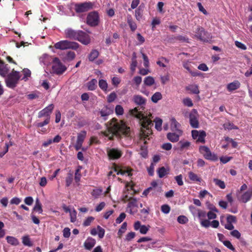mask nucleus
<instances>
[{
	"instance_id": "f257e3e1",
	"label": "nucleus",
	"mask_w": 252,
	"mask_h": 252,
	"mask_svg": "<svg viewBox=\"0 0 252 252\" xmlns=\"http://www.w3.org/2000/svg\"><path fill=\"white\" fill-rule=\"evenodd\" d=\"M133 101L140 106L130 110V115L139 120L140 125V130L139 133L140 139L144 141V143L147 144L146 139L149 140V136L152 134V127L153 126L152 115L150 112L145 111L143 112L140 110H144L146 103V99L142 96L136 94L132 97Z\"/></svg>"
},
{
	"instance_id": "f03ea898",
	"label": "nucleus",
	"mask_w": 252,
	"mask_h": 252,
	"mask_svg": "<svg viewBox=\"0 0 252 252\" xmlns=\"http://www.w3.org/2000/svg\"><path fill=\"white\" fill-rule=\"evenodd\" d=\"M103 135L107 137L109 140H113L114 135L117 136H130V127L127 126L122 121H118L116 118H113L107 126V130L102 132Z\"/></svg>"
},
{
	"instance_id": "7ed1b4c3",
	"label": "nucleus",
	"mask_w": 252,
	"mask_h": 252,
	"mask_svg": "<svg viewBox=\"0 0 252 252\" xmlns=\"http://www.w3.org/2000/svg\"><path fill=\"white\" fill-rule=\"evenodd\" d=\"M22 72L24 75L22 78H21L20 72L16 71L13 68L11 72L6 75L7 77L5 79L6 86L10 89H14L20 79L25 81H27L31 75V71L28 68H25L22 70Z\"/></svg>"
},
{
	"instance_id": "20e7f679",
	"label": "nucleus",
	"mask_w": 252,
	"mask_h": 252,
	"mask_svg": "<svg viewBox=\"0 0 252 252\" xmlns=\"http://www.w3.org/2000/svg\"><path fill=\"white\" fill-rule=\"evenodd\" d=\"M192 37L203 42H208L211 39L210 34L200 26L196 27Z\"/></svg>"
},
{
	"instance_id": "39448f33",
	"label": "nucleus",
	"mask_w": 252,
	"mask_h": 252,
	"mask_svg": "<svg viewBox=\"0 0 252 252\" xmlns=\"http://www.w3.org/2000/svg\"><path fill=\"white\" fill-rule=\"evenodd\" d=\"M78 47L79 44L77 43L69 41L67 40H61L54 45V47L56 49L62 50L68 49H77Z\"/></svg>"
},
{
	"instance_id": "423d86ee",
	"label": "nucleus",
	"mask_w": 252,
	"mask_h": 252,
	"mask_svg": "<svg viewBox=\"0 0 252 252\" xmlns=\"http://www.w3.org/2000/svg\"><path fill=\"white\" fill-rule=\"evenodd\" d=\"M94 3L88 1L82 3H76L74 6V9L76 13H83L87 12L94 8Z\"/></svg>"
},
{
	"instance_id": "0eeeda50",
	"label": "nucleus",
	"mask_w": 252,
	"mask_h": 252,
	"mask_svg": "<svg viewBox=\"0 0 252 252\" xmlns=\"http://www.w3.org/2000/svg\"><path fill=\"white\" fill-rule=\"evenodd\" d=\"M99 23V17L98 13L94 11L88 13L87 19L86 23L90 26L94 27L98 25Z\"/></svg>"
},
{
	"instance_id": "6e6552de",
	"label": "nucleus",
	"mask_w": 252,
	"mask_h": 252,
	"mask_svg": "<svg viewBox=\"0 0 252 252\" xmlns=\"http://www.w3.org/2000/svg\"><path fill=\"white\" fill-rule=\"evenodd\" d=\"M52 63L53 65L52 68L54 73L60 75L63 74L66 70V67L62 63L58 58H54Z\"/></svg>"
},
{
	"instance_id": "1a4fd4ad",
	"label": "nucleus",
	"mask_w": 252,
	"mask_h": 252,
	"mask_svg": "<svg viewBox=\"0 0 252 252\" xmlns=\"http://www.w3.org/2000/svg\"><path fill=\"white\" fill-rule=\"evenodd\" d=\"M199 152L206 159L212 161H217L218 159L217 155L212 153L209 148L205 146H200Z\"/></svg>"
},
{
	"instance_id": "9d476101",
	"label": "nucleus",
	"mask_w": 252,
	"mask_h": 252,
	"mask_svg": "<svg viewBox=\"0 0 252 252\" xmlns=\"http://www.w3.org/2000/svg\"><path fill=\"white\" fill-rule=\"evenodd\" d=\"M198 114L195 109H193L189 114V123L193 128L199 127V122L198 120Z\"/></svg>"
},
{
	"instance_id": "9b49d317",
	"label": "nucleus",
	"mask_w": 252,
	"mask_h": 252,
	"mask_svg": "<svg viewBox=\"0 0 252 252\" xmlns=\"http://www.w3.org/2000/svg\"><path fill=\"white\" fill-rule=\"evenodd\" d=\"M107 153L109 158L112 160L118 159L120 158L123 155L122 151L116 148L108 149L107 151Z\"/></svg>"
},
{
	"instance_id": "f8f14e48",
	"label": "nucleus",
	"mask_w": 252,
	"mask_h": 252,
	"mask_svg": "<svg viewBox=\"0 0 252 252\" xmlns=\"http://www.w3.org/2000/svg\"><path fill=\"white\" fill-rule=\"evenodd\" d=\"M54 108L53 104H51L48 106L41 110L38 112V117L40 118L43 117H46V118H49L50 119V115L52 113Z\"/></svg>"
},
{
	"instance_id": "ddd939ff",
	"label": "nucleus",
	"mask_w": 252,
	"mask_h": 252,
	"mask_svg": "<svg viewBox=\"0 0 252 252\" xmlns=\"http://www.w3.org/2000/svg\"><path fill=\"white\" fill-rule=\"evenodd\" d=\"M77 38L76 40L79 41L84 45H88L90 43V36L82 31H78Z\"/></svg>"
},
{
	"instance_id": "4468645a",
	"label": "nucleus",
	"mask_w": 252,
	"mask_h": 252,
	"mask_svg": "<svg viewBox=\"0 0 252 252\" xmlns=\"http://www.w3.org/2000/svg\"><path fill=\"white\" fill-rule=\"evenodd\" d=\"M128 200V203L127 206V208L129 209V214L133 215L137 211L136 209L135 210H134V208H138L137 200L136 198L131 197H129Z\"/></svg>"
},
{
	"instance_id": "2eb2a0df",
	"label": "nucleus",
	"mask_w": 252,
	"mask_h": 252,
	"mask_svg": "<svg viewBox=\"0 0 252 252\" xmlns=\"http://www.w3.org/2000/svg\"><path fill=\"white\" fill-rule=\"evenodd\" d=\"M114 171L117 172V174L118 175H124L127 173L128 176H132V173L131 172L132 171V169L128 167H120L115 165Z\"/></svg>"
},
{
	"instance_id": "dca6fc26",
	"label": "nucleus",
	"mask_w": 252,
	"mask_h": 252,
	"mask_svg": "<svg viewBox=\"0 0 252 252\" xmlns=\"http://www.w3.org/2000/svg\"><path fill=\"white\" fill-rule=\"evenodd\" d=\"M10 70V67L8 64H5L4 62L0 60V75L5 77L8 74Z\"/></svg>"
},
{
	"instance_id": "f3484780",
	"label": "nucleus",
	"mask_w": 252,
	"mask_h": 252,
	"mask_svg": "<svg viewBox=\"0 0 252 252\" xmlns=\"http://www.w3.org/2000/svg\"><path fill=\"white\" fill-rule=\"evenodd\" d=\"M65 37L73 40L77 39V36L78 34V31H76L71 29H67L65 31Z\"/></svg>"
},
{
	"instance_id": "a211bd4d",
	"label": "nucleus",
	"mask_w": 252,
	"mask_h": 252,
	"mask_svg": "<svg viewBox=\"0 0 252 252\" xmlns=\"http://www.w3.org/2000/svg\"><path fill=\"white\" fill-rule=\"evenodd\" d=\"M96 243L95 240L92 237H88L84 243L85 248L88 250H91Z\"/></svg>"
},
{
	"instance_id": "6ab92c4d",
	"label": "nucleus",
	"mask_w": 252,
	"mask_h": 252,
	"mask_svg": "<svg viewBox=\"0 0 252 252\" xmlns=\"http://www.w3.org/2000/svg\"><path fill=\"white\" fill-rule=\"evenodd\" d=\"M240 86L241 84L239 81L235 80L233 82L228 84L226 88L229 92H231L239 89Z\"/></svg>"
},
{
	"instance_id": "aec40b11",
	"label": "nucleus",
	"mask_w": 252,
	"mask_h": 252,
	"mask_svg": "<svg viewBox=\"0 0 252 252\" xmlns=\"http://www.w3.org/2000/svg\"><path fill=\"white\" fill-rule=\"evenodd\" d=\"M252 196V190H248L244 193L240 198V200L243 203H246L249 201Z\"/></svg>"
},
{
	"instance_id": "412c9836",
	"label": "nucleus",
	"mask_w": 252,
	"mask_h": 252,
	"mask_svg": "<svg viewBox=\"0 0 252 252\" xmlns=\"http://www.w3.org/2000/svg\"><path fill=\"white\" fill-rule=\"evenodd\" d=\"M113 112L112 110L107 106L103 107L99 112L100 116L103 118L104 120H106L107 116Z\"/></svg>"
},
{
	"instance_id": "4be33fe9",
	"label": "nucleus",
	"mask_w": 252,
	"mask_h": 252,
	"mask_svg": "<svg viewBox=\"0 0 252 252\" xmlns=\"http://www.w3.org/2000/svg\"><path fill=\"white\" fill-rule=\"evenodd\" d=\"M127 22L130 28V30L134 32L137 29V25L136 23L133 21L132 18L130 15H128L127 18Z\"/></svg>"
},
{
	"instance_id": "5701e85b",
	"label": "nucleus",
	"mask_w": 252,
	"mask_h": 252,
	"mask_svg": "<svg viewBox=\"0 0 252 252\" xmlns=\"http://www.w3.org/2000/svg\"><path fill=\"white\" fill-rule=\"evenodd\" d=\"M178 144L180 147V150L181 151H184L185 150L189 149L191 144H190V142L187 141H180L178 143Z\"/></svg>"
},
{
	"instance_id": "b1692460",
	"label": "nucleus",
	"mask_w": 252,
	"mask_h": 252,
	"mask_svg": "<svg viewBox=\"0 0 252 252\" xmlns=\"http://www.w3.org/2000/svg\"><path fill=\"white\" fill-rule=\"evenodd\" d=\"M75 57V54L73 51H68L66 54L65 56L63 57V60L64 62H70L74 60Z\"/></svg>"
},
{
	"instance_id": "393cba45",
	"label": "nucleus",
	"mask_w": 252,
	"mask_h": 252,
	"mask_svg": "<svg viewBox=\"0 0 252 252\" xmlns=\"http://www.w3.org/2000/svg\"><path fill=\"white\" fill-rule=\"evenodd\" d=\"M97 80L95 79H93L88 83V89L90 91L94 90L97 87Z\"/></svg>"
},
{
	"instance_id": "a878e982",
	"label": "nucleus",
	"mask_w": 252,
	"mask_h": 252,
	"mask_svg": "<svg viewBox=\"0 0 252 252\" xmlns=\"http://www.w3.org/2000/svg\"><path fill=\"white\" fill-rule=\"evenodd\" d=\"M167 138L172 142H177L179 139V136L175 133H168Z\"/></svg>"
},
{
	"instance_id": "bb28decb",
	"label": "nucleus",
	"mask_w": 252,
	"mask_h": 252,
	"mask_svg": "<svg viewBox=\"0 0 252 252\" xmlns=\"http://www.w3.org/2000/svg\"><path fill=\"white\" fill-rule=\"evenodd\" d=\"M223 127L225 130L238 129L237 126H235L232 123L228 121L223 125Z\"/></svg>"
},
{
	"instance_id": "cd10ccee",
	"label": "nucleus",
	"mask_w": 252,
	"mask_h": 252,
	"mask_svg": "<svg viewBox=\"0 0 252 252\" xmlns=\"http://www.w3.org/2000/svg\"><path fill=\"white\" fill-rule=\"evenodd\" d=\"M6 239L7 243L11 245L17 246L19 244V241L15 237L8 236L6 237Z\"/></svg>"
},
{
	"instance_id": "c85d7f7f",
	"label": "nucleus",
	"mask_w": 252,
	"mask_h": 252,
	"mask_svg": "<svg viewBox=\"0 0 252 252\" xmlns=\"http://www.w3.org/2000/svg\"><path fill=\"white\" fill-rule=\"evenodd\" d=\"M87 132L85 130L82 131L80 133H78L76 142L83 144Z\"/></svg>"
},
{
	"instance_id": "c756f323",
	"label": "nucleus",
	"mask_w": 252,
	"mask_h": 252,
	"mask_svg": "<svg viewBox=\"0 0 252 252\" xmlns=\"http://www.w3.org/2000/svg\"><path fill=\"white\" fill-rule=\"evenodd\" d=\"M186 90L189 91L193 94H198L199 93L198 87L196 85H189L186 87Z\"/></svg>"
},
{
	"instance_id": "7c9ffc66",
	"label": "nucleus",
	"mask_w": 252,
	"mask_h": 252,
	"mask_svg": "<svg viewBox=\"0 0 252 252\" xmlns=\"http://www.w3.org/2000/svg\"><path fill=\"white\" fill-rule=\"evenodd\" d=\"M189 179L193 182H200L201 181V178L198 176V175L193 172H189Z\"/></svg>"
},
{
	"instance_id": "2f4dec72",
	"label": "nucleus",
	"mask_w": 252,
	"mask_h": 252,
	"mask_svg": "<svg viewBox=\"0 0 252 252\" xmlns=\"http://www.w3.org/2000/svg\"><path fill=\"white\" fill-rule=\"evenodd\" d=\"M99 55V52L96 50H93L89 55L88 58L90 61L93 62L96 59Z\"/></svg>"
},
{
	"instance_id": "473e14b6",
	"label": "nucleus",
	"mask_w": 252,
	"mask_h": 252,
	"mask_svg": "<svg viewBox=\"0 0 252 252\" xmlns=\"http://www.w3.org/2000/svg\"><path fill=\"white\" fill-rule=\"evenodd\" d=\"M33 210L38 212L39 214H41L43 212L42 208V205L38 199H36L35 201V204L33 208Z\"/></svg>"
},
{
	"instance_id": "72a5a7b5",
	"label": "nucleus",
	"mask_w": 252,
	"mask_h": 252,
	"mask_svg": "<svg viewBox=\"0 0 252 252\" xmlns=\"http://www.w3.org/2000/svg\"><path fill=\"white\" fill-rule=\"evenodd\" d=\"M180 126V124L174 118L171 119V127L173 130H178Z\"/></svg>"
},
{
	"instance_id": "f704fd0d",
	"label": "nucleus",
	"mask_w": 252,
	"mask_h": 252,
	"mask_svg": "<svg viewBox=\"0 0 252 252\" xmlns=\"http://www.w3.org/2000/svg\"><path fill=\"white\" fill-rule=\"evenodd\" d=\"M206 136V134L205 131H200V134L197 137V139H196V142H201L202 143H204L205 142V137Z\"/></svg>"
},
{
	"instance_id": "c9c22d12",
	"label": "nucleus",
	"mask_w": 252,
	"mask_h": 252,
	"mask_svg": "<svg viewBox=\"0 0 252 252\" xmlns=\"http://www.w3.org/2000/svg\"><path fill=\"white\" fill-rule=\"evenodd\" d=\"M144 83L146 86H151L155 84V80L152 76H147L144 79Z\"/></svg>"
},
{
	"instance_id": "e433bc0d",
	"label": "nucleus",
	"mask_w": 252,
	"mask_h": 252,
	"mask_svg": "<svg viewBox=\"0 0 252 252\" xmlns=\"http://www.w3.org/2000/svg\"><path fill=\"white\" fill-rule=\"evenodd\" d=\"M162 94L160 92L155 93L152 96L151 100L154 103H157L158 100L161 99Z\"/></svg>"
},
{
	"instance_id": "4c0bfd02",
	"label": "nucleus",
	"mask_w": 252,
	"mask_h": 252,
	"mask_svg": "<svg viewBox=\"0 0 252 252\" xmlns=\"http://www.w3.org/2000/svg\"><path fill=\"white\" fill-rule=\"evenodd\" d=\"M127 227V223L126 222H124L121 228L119 229L118 232V235L119 238H121L123 234L125 232Z\"/></svg>"
},
{
	"instance_id": "58836bf2",
	"label": "nucleus",
	"mask_w": 252,
	"mask_h": 252,
	"mask_svg": "<svg viewBox=\"0 0 252 252\" xmlns=\"http://www.w3.org/2000/svg\"><path fill=\"white\" fill-rule=\"evenodd\" d=\"M98 85L99 88L103 91H105L108 88V84L106 80L100 79L98 82Z\"/></svg>"
},
{
	"instance_id": "ea45409f",
	"label": "nucleus",
	"mask_w": 252,
	"mask_h": 252,
	"mask_svg": "<svg viewBox=\"0 0 252 252\" xmlns=\"http://www.w3.org/2000/svg\"><path fill=\"white\" fill-rule=\"evenodd\" d=\"M143 9L141 8V6H140L137 9L135 10V15L136 19L138 21H140L143 15Z\"/></svg>"
},
{
	"instance_id": "a19ab883",
	"label": "nucleus",
	"mask_w": 252,
	"mask_h": 252,
	"mask_svg": "<svg viewBox=\"0 0 252 252\" xmlns=\"http://www.w3.org/2000/svg\"><path fill=\"white\" fill-rule=\"evenodd\" d=\"M73 181V174L71 173H67L65 178V186L68 187L70 186Z\"/></svg>"
},
{
	"instance_id": "79ce46f5",
	"label": "nucleus",
	"mask_w": 252,
	"mask_h": 252,
	"mask_svg": "<svg viewBox=\"0 0 252 252\" xmlns=\"http://www.w3.org/2000/svg\"><path fill=\"white\" fill-rule=\"evenodd\" d=\"M22 243L25 246L31 247L32 246V243L29 236H25L22 238Z\"/></svg>"
},
{
	"instance_id": "37998d69",
	"label": "nucleus",
	"mask_w": 252,
	"mask_h": 252,
	"mask_svg": "<svg viewBox=\"0 0 252 252\" xmlns=\"http://www.w3.org/2000/svg\"><path fill=\"white\" fill-rule=\"evenodd\" d=\"M154 122H155V128L158 131L161 130L162 123V120L160 118H156L154 120Z\"/></svg>"
},
{
	"instance_id": "c03bdc74",
	"label": "nucleus",
	"mask_w": 252,
	"mask_h": 252,
	"mask_svg": "<svg viewBox=\"0 0 252 252\" xmlns=\"http://www.w3.org/2000/svg\"><path fill=\"white\" fill-rule=\"evenodd\" d=\"M182 102L185 106L191 107L193 105L192 100L189 97H186L184 98L182 100Z\"/></svg>"
},
{
	"instance_id": "a18cd8bd",
	"label": "nucleus",
	"mask_w": 252,
	"mask_h": 252,
	"mask_svg": "<svg viewBox=\"0 0 252 252\" xmlns=\"http://www.w3.org/2000/svg\"><path fill=\"white\" fill-rule=\"evenodd\" d=\"M158 177L160 178H163L166 174L167 172L164 167L159 168L158 170Z\"/></svg>"
},
{
	"instance_id": "49530a36",
	"label": "nucleus",
	"mask_w": 252,
	"mask_h": 252,
	"mask_svg": "<svg viewBox=\"0 0 252 252\" xmlns=\"http://www.w3.org/2000/svg\"><path fill=\"white\" fill-rule=\"evenodd\" d=\"M214 182L215 184L219 186L220 189H224L225 188V185L223 181L218 179H214Z\"/></svg>"
},
{
	"instance_id": "de8ad7c7",
	"label": "nucleus",
	"mask_w": 252,
	"mask_h": 252,
	"mask_svg": "<svg viewBox=\"0 0 252 252\" xmlns=\"http://www.w3.org/2000/svg\"><path fill=\"white\" fill-rule=\"evenodd\" d=\"M164 61L166 63H169L168 60H167L166 58L164 57H161L157 62V63L158 65L159 66L165 67H166L165 64L162 63V62Z\"/></svg>"
},
{
	"instance_id": "09e8293b",
	"label": "nucleus",
	"mask_w": 252,
	"mask_h": 252,
	"mask_svg": "<svg viewBox=\"0 0 252 252\" xmlns=\"http://www.w3.org/2000/svg\"><path fill=\"white\" fill-rule=\"evenodd\" d=\"M222 242H223V245L225 247H226L227 248L231 250L233 252H236L235 249L234 248V247L233 246V245H232V244L231 243V242L229 241L226 240V241H222Z\"/></svg>"
},
{
	"instance_id": "8fccbe9b",
	"label": "nucleus",
	"mask_w": 252,
	"mask_h": 252,
	"mask_svg": "<svg viewBox=\"0 0 252 252\" xmlns=\"http://www.w3.org/2000/svg\"><path fill=\"white\" fill-rule=\"evenodd\" d=\"M50 119H49V118H46L43 122L36 123L35 124V126L37 127H42L43 126L48 125L50 123Z\"/></svg>"
},
{
	"instance_id": "3c124183",
	"label": "nucleus",
	"mask_w": 252,
	"mask_h": 252,
	"mask_svg": "<svg viewBox=\"0 0 252 252\" xmlns=\"http://www.w3.org/2000/svg\"><path fill=\"white\" fill-rule=\"evenodd\" d=\"M102 190L100 189H93L92 192V195L94 198H97L102 193Z\"/></svg>"
},
{
	"instance_id": "603ef678",
	"label": "nucleus",
	"mask_w": 252,
	"mask_h": 252,
	"mask_svg": "<svg viewBox=\"0 0 252 252\" xmlns=\"http://www.w3.org/2000/svg\"><path fill=\"white\" fill-rule=\"evenodd\" d=\"M226 220L228 223H236L237 221L236 217L231 215H228L227 216Z\"/></svg>"
},
{
	"instance_id": "864d4df0",
	"label": "nucleus",
	"mask_w": 252,
	"mask_h": 252,
	"mask_svg": "<svg viewBox=\"0 0 252 252\" xmlns=\"http://www.w3.org/2000/svg\"><path fill=\"white\" fill-rule=\"evenodd\" d=\"M117 97V94L115 93H111L107 96V100L108 102L111 103L114 101Z\"/></svg>"
},
{
	"instance_id": "5fc2aeb1",
	"label": "nucleus",
	"mask_w": 252,
	"mask_h": 252,
	"mask_svg": "<svg viewBox=\"0 0 252 252\" xmlns=\"http://www.w3.org/2000/svg\"><path fill=\"white\" fill-rule=\"evenodd\" d=\"M81 177L80 169L78 168L75 170L74 180L76 183L80 182Z\"/></svg>"
},
{
	"instance_id": "6e6d98bb",
	"label": "nucleus",
	"mask_w": 252,
	"mask_h": 252,
	"mask_svg": "<svg viewBox=\"0 0 252 252\" xmlns=\"http://www.w3.org/2000/svg\"><path fill=\"white\" fill-rule=\"evenodd\" d=\"M177 220L181 224H185L188 221V219L185 216H180L178 217Z\"/></svg>"
},
{
	"instance_id": "4d7b16f0",
	"label": "nucleus",
	"mask_w": 252,
	"mask_h": 252,
	"mask_svg": "<svg viewBox=\"0 0 252 252\" xmlns=\"http://www.w3.org/2000/svg\"><path fill=\"white\" fill-rule=\"evenodd\" d=\"M161 211L164 214H168L170 211V207L167 204L162 205L161 206Z\"/></svg>"
},
{
	"instance_id": "13d9d810",
	"label": "nucleus",
	"mask_w": 252,
	"mask_h": 252,
	"mask_svg": "<svg viewBox=\"0 0 252 252\" xmlns=\"http://www.w3.org/2000/svg\"><path fill=\"white\" fill-rule=\"evenodd\" d=\"M115 112L118 115H122L124 113V109L120 105H116L115 107Z\"/></svg>"
},
{
	"instance_id": "bf43d9fd",
	"label": "nucleus",
	"mask_w": 252,
	"mask_h": 252,
	"mask_svg": "<svg viewBox=\"0 0 252 252\" xmlns=\"http://www.w3.org/2000/svg\"><path fill=\"white\" fill-rule=\"evenodd\" d=\"M97 229L98 230V235L99 238H102L105 234V230L99 225L97 226Z\"/></svg>"
},
{
	"instance_id": "052dcab7",
	"label": "nucleus",
	"mask_w": 252,
	"mask_h": 252,
	"mask_svg": "<svg viewBox=\"0 0 252 252\" xmlns=\"http://www.w3.org/2000/svg\"><path fill=\"white\" fill-rule=\"evenodd\" d=\"M126 215L124 213H122L120 214L119 217H118L116 220V223L117 224H119L121 223L126 218Z\"/></svg>"
},
{
	"instance_id": "680f3d73",
	"label": "nucleus",
	"mask_w": 252,
	"mask_h": 252,
	"mask_svg": "<svg viewBox=\"0 0 252 252\" xmlns=\"http://www.w3.org/2000/svg\"><path fill=\"white\" fill-rule=\"evenodd\" d=\"M175 179L177 182V184L181 186H183L184 184V182L183 181V176L180 174L179 175L176 176L175 177Z\"/></svg>"
},
{
	"instance_id": "e2e57ef3",
	"label": "nucleus",
	"mask_w": 252,
	"mask_h": 252,
	"mask_svg": "<svg viewBox=\"0 0 252 252\" xmlns=\"http://www.w3.org/2000/svg\"><path fill=\"white\" fill-rule=\"evenodd\" d=\"M175 39L176 40L185 42L186 43H189V39L186 36L179 35L176 36Z\"/></svg>"
},
{
	"instance_id": "0e129e2a",
	"label": "nucleus",
	"mask_w": 252,
	"mask_h": 252,
	"mask_svg": "<svg viewBox=\"0 0 252 252\" xmlns=\"http://www.w3.org/2000/svg\"><path fill=\"white\" fill-rule=\"evenodd\" d=\"M94 220V218L93 217H89L87 218L83 222V225L85 226H89L91 222Z\"/></svg>"
},
{
	"instance_id": "69168bd1",
	"label": "nucleus",
	"mask_w": 252,
	"mask_h": 252,
	"mask_svg": "<svg viewBox=\"0 0 252 252\" xmlns=\"http://www.w3.org/2000/svg\"><path fill=\"white\" fill-rule=\"evenodd\" d=\"M142 57H143V59L144 60V66L146 67H149V59H148V57L147 56V55L145 54H144L143 53H142Z\"/></svg>"
},
{
	"instance_id": "338daca9",
	"label": "nucleus",
	"mask_w": 252,
	"mask_h": 252,
	"mask_svg": "<svg viewBox=\"0 0 252 252\" xmlns=\"http://www.w3.org/2000/svg\"><path fill=\"white\" fill-rule=\"evenodd\" d=\"M135 236V233L134 232H130L127 233L126 236V240L130 241Z\"/></svg>"
},
{
	"instance_id": "774afa93",
	"label": "nucleus",
	"mask_w": 252,
	"mask_h": 252,
	"mask_svg": "<svg viewBox=\"0 0 252 252\" xmlns=\"http://www.w3.org/2000/svg\"><path fill=\"white\" fill-rule=\"evenodd\" d=\"M232 157H227V156H225V157H221L220 158V161L223 164H225L227 162H229L231 159H232Z\"/></svg>"
}]
</instances>
